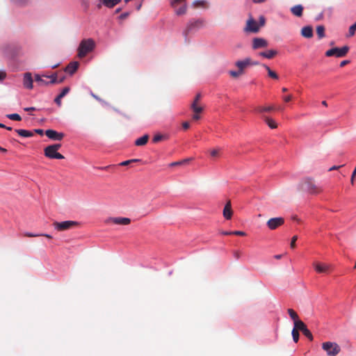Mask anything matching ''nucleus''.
<instances>
[{"mask_svg": "<svg viewBox=\"0 0 356 356\" xmlns=\"http://www.w3.org/2000/svg\"><path fill=\"white\" fill-rule=\"evenodd\" d=\"M221 234L223 235H232V232H222Z\"/></svg>", "mask_w": 356, "mask_h": 356, "instance_id": "338daca9", "label": "nucleus"}, {"mask_svg": "<svg viewBox=\"0 0 356 356\" xmlns=\"http://www.w3.org/2000/svg\"><path fill=\"white\" fill-rule=\"evenodd\" d=\"M181 6L179 8H174L175 9V12L176 13V15H183L184 14L186 13V11H187V6H186V3H184L183 4H181Z\"/></svg>", "mask_w": 356, "mask_h": 356, "instance_id": "a878e982", "label": "nucleus"}, {"mask_svg": "<svg viewBox=\"0 0 356 356\" xmlns=\"http://www.w3.org/2000/svg\"><path fill=\"white\" fill-rule=\"evenodd\" d=\"M314 267L317 273H327L330 270V266L321 263H314Z\"/></svg>", "mask_w": 356, "mask_h": 356, "instance_id": "dca6fc26", "label": "nucleus"}, {"mask_svg": "<svg viewBox=\"0 0 356 356\" xmlns=\"http://www.w3.org/2000/svg\"><path fill=\"white\" fill-rule=\"evenodd\" d=\"M262 118L264 120V121L266 122L268 126L271 129H275L277 127V123L274 120H273L270 118H268L267 116H263Z\"/></svg>", "mask_w": 356, "mask_h": 356, "instance_id": "b1692460", "label": "nucleus"}, {"mask_svg": "<svg viewBox=\"0 0 356 356\" xmlns=\"http://www.w3.org/2000/svg\"><path fill=\"white\" fill-rule=\"evenodd\" d=\"M240 255H241V253L238 252V251H236L234 252V257L236 258V259H238L240 257Z\"/></svg>", "mask_w": 356, "mask_h": 356, "instance_id": "69168bd1", "label": "nucleus"}, {"mask_svg": "<svg viewBox=\"0 0 356 356\" xmlns=\"http://www.w3.org/2000/svg\"><path fill=\"white\" fill-rule=\"evenodd\" d=\"M107 223H113L115 225H127L131 222V219L129 218L124 217H116V218H109L106 220Z\"/></svg>", "mask_w": 356, "mask_h": 356, "instance_id": "9b49d317", "label": "nucleus"}, {"mask_svg": "<svg viewBox=\"0 0 356 356\" xmlns=\"http://www.w3.org/2000/svg\"><path fill=\"white\" fill-rule=\"evenodd\" d=\"M229 74H230L231 76L232 77H234V78H236L238 76H239L240 75L243 74L242 72L241 71H229Z\"/></svg>", "mask_w": 356, "mask_h": 356, "instance_id": "a19ab883", "label": "nucleus"}, {"mask_svg": "<svg viewBox=\"0 0 356 356\" xmlns=\"http://www.w3.org/2000/svg\"><path fill=\"white\" fill-rule=\"evenodd\" d=\"M205 21L203 19H193L190 20L187 26L184 31V35L186 37L192 31H197L204 26Z\"/></svg>", "mask_w": 356, "mask_h": 356, "instance_id": "7ed1b4c3", "label": "nucleus"}, {"mask_svg": "<svg viewBox=\"0 0 356 356\" xmlns=\"http://www.w3.org/2000/svg\"><path fill=\"white\" fill-rule=\"evenodd\" d=\"M232 233L234 235L241 236H243L246 235V234L242 231H234V232H232Z\"/></svg>", "mask_w": 356, "mask_h": 356, "instance_id": "a18cd8bd", "label": "nucleus"}, {"mask_svg": "<svg viewBox=\"0 0 356 356\" xmlns=\"http://www.w3.org/2000/svg\"><path fill=\"white\" fill-rule=\"evenodd\" d=\"M259 24H259V27L260 26H264L265 25V23H266L265 17L263 15H261L259 17Z\"/></svg>", "mask_w": 356, "mask_h": 356, "instance_id": "37998d69", "label": "nucleus"}, {"mask_svg": "<svg viewBox=\"0 0 356 356\" xmlns=\"http://www.w3.org/2000/svg\"><path fill=\"white\" fill-rule=\"evenodd\" d=\"M292 99H293V96L291 95H289L283 97V100L285 102H289L290 101L292 100Z\"/></svg>", "mask_w": 356, "mask_h": 356, "instance_id": "de8ad7c7", "label": "nucleus"}, {"mask_svg": "<svg viewBox=\"0 0 356 356\" xmlns=\"http://www.w3.org/2000/svg\"><path fill=\"white\" fill-rule=\"evenodd\" d=\"M273 109V106H257L255 108V111L259 113H263L264 112H270Z\"/></svg>", "mask_w": 356, "mask_h": 356, "instance_id": "cd10ccee", "label": "nucleus"}, {"mask_svg": "<svg viewBox=\"0 0 356 356\" xmlns=\"http://www.w3.org/2000/svg\"><path fill=\"white\" fill-rule=\"evenodd\" d=\"M79 65V63L77 61L71 62L66 66L65 71L72 75L77 70Z\"/></svg>", "mask_w": 356, "mask_h": 356, "instance_id": "f3484780", "label": "nucleus"}, {"mask_svg": "<svg viewBox=\"0 0 356 356\" xmlns=\"http://www.w3.org/2000/svg\"><path fill=\"white\" fill-rule=\"evenodd\" d=\"M36 108L35 107H27V108H24V111H35Z\"/></svg>", "mask_w": 356, "mask_h": 356, "instance_id": "052dcab7", "label": "nucleus"}, {"mask_svg": "<svg viewBox=\"0 0 356 356\" xmlns=\"http://www.w3.org/2000/svg\"><path fill=\"white\" fill-rule=\"evenodd\" d=\"M43 76L50 79V81H48L49 84L58 83V76H57V74L56 73H54V74H51L50 76L44 75Z\"/></svg>", "mask_w": 356, "mask_h": 356, "instance_id": "7c9ffc66", "label": "nucleus"}, {"mask_svg": "<svg viewBox=\"0 0 356 356\" xmlns=\"http://www.w3.org/2000/svg\"><path fill=\"white\" fill-rule=\"evenodd\" d=\"M15 131L22 137H32L33 136V132L25 130V129H16Z\"/></svg>", "mask_w": 356, "mask_h": 356, "instance_id": "bb28decb", "label": "nucleus"}, {"mask_svg": "<svg viewBox=\"0 0 356 356\" xmlns=\"http://www.w3.org/2000/svg\"><path fill=\"white\" fill-rule=\"evenodd\" d=\"M61 97H60L58 95L55 98L54 102L55 103L60 107L62 104L61 103Z\"/></svg>", "mask_w": 356, "mask_h": 356, "instance_id": "8fccbe9b", "label": "nucleus"}, {"mask_svg": "<svg viewBox=\"0 0 356 356\" xmlns=\"http://www.w3.org/2000/svg\"><path fill=\"white\" fill-rule=\"evenodd\" d=\"M33 78L31 76V74L29 72H26L24 75V80H23V84L25 88L28 89H32L33 86Z\"/></svg>", "mask_w": 356, "mask_h": 356, "instance_id": "2eb2a0df", "label": "nucleus"}, {"mask_svg": "<svg viewBox=\"0 0 356 356\" xmlns=\"http://www.w3.org/2000/svg\"><path fill=\"white\" fill-rule=\"evenodd\" d=\"M287 312H288L289 315L294 321V322H296V321H299L298 316L297 313L293 309H289L287 310Z\"/></svg>", "mask_w": 356, "mask_h": 356, "instance_id": "f704fd0d", "label": "nucleus"}, {"mask_svg": "<svg viewBox=\"0 0 356 356\" xmlns=\"http://www.w3.org/2000/svg\"><path fill=\"white\" fill-rule=\"evenodd\" d=\"M294 325L295 327H296L298 330L301 331L310 341L313 340L312 332L307 329L306 325L302 321H296Z\"/></svg>", "mask_w": 356, "mask_h": 356, "instance_id": "6e6552de", "label": "nucleus"}, {"mask_svg": "<svg viewBox=\"0 0 356 356\" xmlns=\"http://www.w3.org/2000/svg\"><path fill=\"white\" fill-rule=\"evenodd\" d=\"M79 225V222L73 220H66L63 222H54V227L58 231H65L70 229Z\"/></svg>", "mask_w": 356, "mask_h": 356, "instance_id": "39448f33", "label": "nucleus"}, {"mask_svg": "<svg viewBox=\"0 0 356 356\" xmlns=\"http://www.w3.org/2000/svg\"><path fill=\"white\" fill-rule=\"evenodd\" d=\"M211 156L213 157L217 156L219 154V150L217 149H212L210 152Z\"/></svg>", "mask_w": 356, "mask_h": 356, "instance_id": "49530a36", "label": "nucleus"}, {"mask_svg": "<svg viewBox=\"0 0 356 356\" xmlns=\"http://www.w3.org/2000/svg\"><path fill=\"white\" fill-rule=\"evenodd\" d=\"M284 223V219L282 217H277L270 218L267 221L266 225L270 229L274 230L282 225Z\"/></svg>", "mask_w": 356, "mask_h": 356, "instance_id": "1a4fd4ad", "label": "nucleus"}, {"mask_svg": "<svg viewBox=\"0 0 356 356\" xmlns=\"http://www.w3.org/2000/svg\"><path fill=\"white\" fill-rule=\"evenodd\" d=\"M291 334H292V337H293V339L294 342L297 343L299 339V332H298V330L296 327L294 326Z\"/></svg>", "mask_w": 356, "mask_h": 356, "instance_id": "72a5a7b5", "label": "nucleus"}, {"mask_svg": "<svg viewBox=\"0 0 356 356\" xmlns=\"http://www.w3.org/2000/svg\"><path fill=\"white\" fill-rule=\"evenodd\" d=\"M349 62H350V61H349V60H345L341 61V63H340V67H344V66H345V65H346L348 63H349Z\"/></svg>", "mask_w": 356, "mask_h": 356, "instance_id": "bf43d9fd", "label": "nucleus"}, {"mask_svg": "<svg viewBox=\"0 0 356 356\" xmlns=\"http://www.w3.org/2000/svg\"><path fill=\"white\" fill-rule=\"evenodd\" d=\"M262 66L266 70L269 77L276 80L278 79L279 76L275 72L273 71L268 65L265 64H263Z\"/></svg>", "mask_w": 356, "mask_h": 356, "instance_id": "393cba45", "label": "nucleus"}, {"mask_svg": "<svg viewBox=\"0 0 356 356\" xmlns=\"http://www.w3.org/2000/svg\"><path fill=\"white\" fill-rule=\"evenodd\" d=\"M164 138L165 136L162 134H156L153 137L152 141L154 143H157L161 141Z\"/></svg>", "mask_w": 356, "mask_h": 356, "instance_id": "4c0bfd02", "label": "nucleus"}, {"mask_svg": "<svg viewBox=\"0 0 356 356\" xmlns=\"http://www.w3.org/2000/svg\"><path fill=\"white\" fill-rule=\"evenodd\" d=\"M207 3V2L204 0H197L193 2V6L195 7H200V6H204V5Z\"/></svg>", "mask_w": 356, "mask_h": 356, "instance_id": "58836bf2", "label": "nucleus"}, {"mask_svg": "<svg viewBox=\"0 0 356 356\" xmlns=\"http://www.w3.org/2000/svg\"><path fill=\"white\" fill-rule=\"evenodd\" d=\"M341 165H338V166H337V165H334V166H332V168H330L329 169V170H330V171H332V170H337V169H339V168H341Z\"/></svg>", "mask_w": 356, "mask_h": 356, "instance_id": "680f3d73", "label": "nucleus"}, {"mask_svg": "<svg viewBox=\"0 0 356 356\" xmlns=\"http://www.w3.org/2000/svg\"><path fill=\"white\" fill-rule=\"evenodd\" d=\"M182 127H183L184 129L186 130L190 127V124L188 122H184L182 124Z\"/></svg>", "mask_w": 356, "mask_h": 356, "instance_id": "4d7b16f0", "label": "nucleus"}, {"mask_svg": "<svg viewBox=\"0 0 356 356\" xmlns=\"http://www.w3.org/2000/svg\"><path fill=\"white\" fill-rule=\"evenodd\" d=\"M128 16H129V13H122V14L120 16V19H124L127 18Z\"/></svg>", "mask_w": 356, "mask_h": 356, "instance_id": "13d9d810", "label": "nucleus"}, {"mask_svg": "<svg viewBox=\"0 0 356 356\" xmlns=\"http://www.w3.org/2000/svg\"><path fill=\"white\" fill-rule=\"evenodd\" d=\"M7 117L12 120L20 121L22 120L21 116L17 113L9 114Z\"/></svg>", "mask_w": 356, "mask_h": 356, "instance_id": "c9c22d12", "label": "nucleus"}, {"mask_svg": "<svg viewBox=\"0 0 356 356\" xmlns=\"http://www.w3.org/2000/svg\"><path fill=\"white\" fill-rule=\"evenodd\" d=\"M95 48V42L92 39L83 40L78 48V56L81 58L85 57Z\"/></svg>", "mask_w": 356, "mask_h": 356, "instance_id": "f257e3e1", "label": "nucleus"}, {"mask_svg": "<svg viewBox=\"0 0 356 356\" xmlns=\"http://www.w3.org/2000/svg\"><path fill=\"white\" fill-rule=\"evenodd\" d=\"M277 54V51L270 49L266 51L260 52L259 54V56H263L264 58L270 59L273 58Z\"/></svg>", "mask_w": 356, "mask_h": 356, "instance_id": "4be33fe9", "label": "nucleus"}, {"mask_svg": "<svg viewBox=\"0 0 356 356\" xmlns=\"http://www.w3.org/2000/svg\"><path fill=\"white\" fill-rule=\"evenodd\" d=\"M64 79H65L64 76H63V77H61L60 79L58 78V83H62L64 81Z\"/></svg>", "mask_w": 356, "mask_h": 356, "instance_id": "774afa93", "label": "nucleus"}, {"mask_svg": "<svg viewBox=\"0 0 356 356\" xmlns=\"http://www.w3.org/2000/svg\"><path fill=\"white\" fill-rule=\"evenodd\" d=\"M268 44L267 40L261 38H255L252 40V48L254 49L266 47Z\"/></svg>", "mask_w": 356, "mask_h": 356, "instance_id": "ddd939ff", "label": "nucleus"}, {"mask_svg": "<svg viewBox=\"0 0 356 356\" xmlns=\"http://www.w3.org/2000/svg\"><path fill=\"white\" fill-rule=\"evenodd\" d=\"M70 88L69 87H65L61 92L58 95V96L61 98H63L70 91Z\"/></svg>", "mask_w": 356, "mask_h": 356, "instance_id": "ea45409f", "label": "nucleus"}, {"mask_svg": "<svg viewBox=\"0 0 356 356\" xmlns=\"http://www.w3.org/2000/svg\"><path fill=\"white\" fill-rule=\"evenodd\" d=\"M191 108L193 111V113H200L203 111V107L200 106L199 104H192L191 106Z\"/></svg>", "mask_w": 356, "mask_h": 356, "instance_id": "2f4dec72", "label": "nucleus"}, {"mask_svg": "<svg viewBox=\"0 0 356 356\" xmlns=\"http://www.w3.org/2000/svg\"><path fill=\"white\" fill-rule=\"evenodd\" d=\"M200 99H201V94L200 93L197 94V95L195 96L192 104H198Z\"/></svg>", "mask_w": 356, "mask_h": 356, "instance_id": "c03bdc74", "label": "nucleus"}, {"mask_svg": "<svg viewBox=\"0 0 356 356\" xmlns=\"http://www.w3.org/2000/svg\"><path fill=\"white\" fill-rule=\"evenodd\" d=\"M266 0H252L254 3H261L265 2Z\"/></svg>", "mask_w": 356, "mask_h": 356, "instance_id": "0e129e2a", "label": "nucleus"}, {"mask_svg": "<svg viewBox=\"0 0 356 356\" xmlns=\"http://www.w3.org/2000/svg\"><path fill=\"white\" fill-rule=\"evenodd\" d=\"M292 14L296 17H301L303 12V6L302 5H296L291 8Z\"/></svg>", "mask_w": 356, "mask_h": 356, "instance_id": "aec40b11", "label": "nucleus"}, {"mask_svg": "<svg viewBox=\"0 0 356 356\" xmlns=\"http://www.w3.org/2000/svg\"><path fill=\"white\" fill-rule=\"evenodd\" d=\"M200 113H194L193 117H192V119L194 120H198L200 119Z\"/></svg>", "mask_w": 356, "mask_h": 356, "instance_id": "5fc2aeb1", "label": "nucleus"}, {"mask_svg": "<svg viewBox=\"0 0 356 356\" xmlns=\"http://www.w3.org/2000/svg\"><path fill=\"white\" fill-rule=\"evenodd\" d=\"M6 77V73L4 71H0V83L3 81Z\"/></svg>", "mask_w": 356, "mask_h": 356, "instance_id": "09e8293b", "label": "nucleus"}, {"mask_svg": "<svg viewBox=\"0 0 356 356\" xmlns=\"http://www.w3.org/2000/svg\"><path fill=\"white\" fill-rule=\"evenodd\" d=\"M107 8H113L115 5L118 4L121 0H99Z\"/></svg>", "mask_w": 356, "mask_h": 356, "instance_id": "412c9836", "label": "nucleus"}, {"mask_svg": "<svg viewBox=\"0 0 356 356\" xmlns=\"http://www.w3.org/2000/svg\"><path fill=\"white\" fill-rule=\"evenodd\" d=\"M35 81L38 83L40 86H47L49 82L42 79V76L39 74L35 75Z\"/></svg>", "mask_w": 356, "mask_h": 356, "instance_id": "c85d7f7f", "label": "nucleus"}, {"mask_svg": "<svg viewBox=\"0 0 356 356\" xmlns=\"http://www.w3.org/2000/svg\"><path fill=\"white\" fill-rule=\"evenodd\" d=\"M302 190L307 191L311 194H318L322 191V188L316 185L311 178L305 179L301 183Z\"/></svg>", "mask_w": 356, "mask_h": 356, "instance_id": "f03ea898", "label": "nucleus"}, {"mask_svg": "<svg viewBox=\"0 0 356 356\" xmlns=\"http://www.w3.org/2000/svg\"><path fill=\"white\" fill-rule=\"evenodd\" d=\"M53 159H64V156H63L61 154H60V153H58V152H56V154H54V156Z\"/></svg>", "mask_w": 356, "mask_h": 356, "instance_id": "603ef678", "label": "nucleus"}, {"mask_svg": "<svg viewBox=\"0 0 356 356\" xmlns=\"http://www.w3.org/2000/svg\"><path fill=\"white\" fill-rule=\"evenodd\" d=\"M232 213L233 212L232 209L231 202L228 201L223 209V216L225 219L229 220L232 218Z\"/></svg>", "mask_w": 356, "mask_h": 356, "instance_id": "a211bd4d", "label": "nucleus"}, {"mask_svg": "<svg viewBox=\"0 0 356 356\" xmlns=\"http://www.w3.org/2000/svg\"><path fill=\"white\" fill-rule=\"evenodd\" d=\"M149 140V136L147 134H145L142 137L138 138L135 141V145L136 146H143L145 145Z\"/></svg>", "mask_w": 356, "mask_h": 356, "instance_id": "5701e85b", "label": "nucleus"}, {"mask_svg": "<svg viewBox=\"0 0 356 356\" xmlns=\"http://www.w3.org/2000/svg\"><path fill=\"white\" fill-rule=\"evenodd\" d=\"M301 35L306 38H311L313 36V29L310 26H304L301 30Z\"/></svg>", "mask_w": 356, "mask_h": 356, "instance_id": "6ab92c4d", "label": "nucleus"}, {"mask_svg": "<svg viewBox=\"0 0 356 356\" xmlns=\"http://www.w3.org/2000/svg\"><path fill=\"white\" fill-rule=\"evenodd\" d=\"M243 30L246 33H257L259 31V26L252 17H250Z\"/></svg>", "mask_w": 356, "mask_h": 356, "instance_id": "0eeeda50", "label": "nucleus"}, {"mask_svg": "<svg viewBox=\"0 0 356 356\" xmlns=\"http://www.w3.org/2000/svg\"><path fill=\"white\" fill-rule=\"evenodd\" d=\"M316 33L320 39L325 37V28L323 26L320 25L316 28Z\"/></svg>", "mask_w": 356, "mask_h": 356, "instance_id": "c756f323", "label": "nucleus"}, {"mask_svg": "<svg viewBox=\"0 0 356 356\" xmlns=\"http://www.w3.org/2000/svg\"><path fill=\"white\" fill-rule=\"evenodd\" d=\"M348 50L349 47L348 46H344L341 48L334 47L327 50L325 52V56L327 57L336 56L338 58H341L347 54Z\"/></svg>", "mask_w": 356, "mask_h": 356, "instance_id": "423d86ee", "label": "nucleus"}, {"mask_svg": "<svg viewBox=\"0 0 356 356\" xmlns=\"http://www.w3.org/2000/svg\"><path fill=\"white\" fill-rule=\"evenodd\" d=\"M186 0H170V5L173 8H175L178 5H181L186 3Z\"/></svg>", "mask_w": 356, "mask_h": 356, "instance_id": "473e14b6", "label": "nucleus"}, {"mask_svg": "<svg viewBox=\"0 0 356 356\" xmlns=\"http://www.w3.org/2000/svg\"><path fill=\"white\" fill-rule=\"evenodd\" d=\"M24 236H27V237H36V236H39L40 235V234H35L26 232V233L24 234Z\"/></svg>", "mask_w": 356, "mask_h": 356, "instance_id": "6e6d98bb", "label": "nucleus"}, {"mask_svg": "<svg viewBox=\"0 0 356 356\" xmlns=\"http://www.w3.org/2000/svg\"><path fill=\"white\" fill-rule=\"evenodd\" d=\"M189 161V159H187V160H184V161H179V162H174V163H172L170 164V165H181L182 163H185L186 162H188Z\"/></svg>", "mask_w": 356, "mask_h": 356, "instance_id": "3c124183", "label": "nucleus"}, {"mask_svg": "<svg viewBox=\"0 0 356 356\" xmlns=\"http://www.w3.org/2000/svg\"><path fill=\"white\" fill-rule=\"evenodd\" d=\"M35 132L38 134H40V135H42L43 133H44L43 130L42 129H35Z\"/></svg>", "mask_w": 356, "mask_h": 356, "instance_id": "e2e57ef3", "label": "nucleus"}, {"mask_svg": "<svg viewBox=\"0 0 356 356\" xmlns=\"http://www.w3.org/2000/svg\"><path fill=\"white\" fill-rule=\"evenodd\" d=\"M13 1L19 6H24L29 3V0H13Z\"/></svg>", "mask_w": 356, "mask_h": 356, "instance_id": "e433bc0d", "label": "nucleus"}, {"mask_svg": "<svg viewBox=\"0 0 356 356\" xmlns=\"http://www.w3.org/2000/svg\"><path fill=\"white\" fill-rule=\"evenodd\" d=\"M322 348L328 356H337L341 350L340 346L337 343L331 341L323 343Z\"/></svg>", "mask_w": 356, "mask_h": 356, "instance_id": "20e7f679", "label": "nucleus"}, {"mask_svg": "<svg viewBox=\"0 0 356 356\" xmlns=\"http://www.w3.org/2000/svg\"><path fill=\"white\" fill-rule=\"evenodd\" d=\"M61 147L60 144H54L51 145H49L44 148V152L45 156L53 159L54 154H56L58 150Z\"/></svg>", "mask_w": 356, "mask_h": 356, "instance_id": "9d476101", "label": "nucleus"}, {"mask_svg": "<svg viewBox=\"0 0 356 356\" xmlns=\"http://www.w3.org/2000/svg\"><path fill=\"white\" fill-rule=\"evenodd\" d=\"M45 134L49 138L54 140H61L64 137V134L57 132L53 129H47Z\"/></svg>", "mask_w": 356, "mask_h": 356, "instance_id": "f8f14e48", "label": "nucleus"}, {"mask_svg": "<svg viewBox=\"0 0 356 356\" xmlns=\"http://www.w3.org/2000/svg\"><path fill=\"white\" fill-rule=\"evenodd\" d=\"M252 63V59L250 58H246L243 60H238L236 62L235 65L238 68L239 71H241L243 74L244 69L247 67L250 66Z\"/></svg>", "mask_w": 356, "mask_h": 356, "instance_id": "4468645a", "label": "nucleus"}, {"mask_svg": "<svg viewBox=\"0 0 356 356\" xmlns=\"http://www.w3.org/2000/svg\"><path fill=\"white\" fill-rule=\"evenodd\" d=\"M136 161H137L136 159L125 161L122 162L120 163V165L122 166H125V165H127L128 164H129L131 162Z\"/></svg>", "mask_w": 356, "mask_h": 356, "instance_id": "864d4df0", "label": "nucleus"}, {"mask_svg": "<svg viewBox=\"0 0 356 356\" xmlns=\"http://www.w3.org/2000/svg\"><path fill=\"white\" fill-rule=\"evenodd\" d=\"M298 239V236H293L291 238V243H290V246L291 248H296V242Z\"/></svg>", "mask_w": 356, "mask_h": 356, "instance_id": "79ce46f5", "label": "nucleus"}]
</instances>
